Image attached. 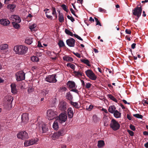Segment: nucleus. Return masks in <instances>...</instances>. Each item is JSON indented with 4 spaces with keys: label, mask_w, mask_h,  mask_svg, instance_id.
<instances>
[{
    "label": "nucleus",
    "mask_w": 148,
    "mask_h": 148,
    "mask_svg": "<svg viewBox=\"0 0 148 148\" xmlns=\"http://www.w3.org/2000/svg\"><path fill=\"white\" fill-rule=\"evenodd\" d=\"M116 108L114 106H112L109 107L108 111L111 113H113L116 111Z\"/></svg>",
    "instance_id": "27"
},
{
    "label": "nucleus",
    "mask_w": 148,
    "mask_h": 148,
    "mask_svg": "<svg viewBox=\"0 0 148 148\" xmlns=\"http://www.w3.org/2000/svg\"><path fill=\"white\" fill-rule=\"evenodd\" d=\"M10 19L12 21V23H20L21 21V19L20 17L16 15H11L10 17Z\"/></svg>",
    "instance_id": "13"
},
{
    "label": "nucleus",
    "mask_w": 148,
    "mask_h": 148,
    "mask_svg": "<svg viewBox=\"0 0 148 148\" xmlns=\"http://www.w3.org/2000/svg\"><path fill=\"white\" fill-rule=\"evenodd\" d=\"M136 44L135 43L132 44L131 45L132 48L133 49H134L136 47Z\"/></svg>",
    "instance_id": "62"
},
{
    "label": "nucleus",
    "mask_w": 148,
    "mask_h": 148,
    "mask_svg": "<svg viewBox=\"0 0 148 148\" xmlns=\"http://www.w3.org/2000/svg\"><path fill=\"white\" fill-rule=\"evenodd\" d=\"M66 97L67 99H69V100L72 99L73 98L71 94L70 93V92H68L67 93Z\"/></svg>",
    "instance_id": "44"
},
{
    "label": "nucleus",
    "mask_w": 148,
    "mask_h": 148,
    "mask_svg": "<svg viewBox=\"0 0 148 148\" xmlns=\"http://www.w3.org/2000/svg\"><path fill=\"white\" fill-rule=\"evenodd\" d=\"M73 53L78 58H81V55L80 54L78 53H75L74 52H73Z\"/></svg>",
    "instance_id": "51"
},
{
    "label": "nucleus",
    "mask_w": 148,
    "mask_h": 148,
    "mask_svg": "<svg viewBox=\"0 0 148 148\" xmlns=\"http://www.w3.org/2000/svg\"><path fill=\"white\" fill-rule=\"evenodd\" d=\"M67 17L69 19L71 20V21L73 22L75 21L74 18L72 16H70L69 15H68L67 16Z\"/></svg>",
    "instance_id": "49"
},
{
    "label": "nucleus",
    "mask_w": 148,
    "mask_h": 148,
    "mask_svg": "<svg viewBox=\"0 0 148 148\" xmlns=\"http://www.w3.org/2000/svg\"><path fill=\"white\" fill-rule=\"evenodd\" d=\"M58 12L59 13V20L60 22L62 23L64 21V18L62 14H61L60 10H58Z\"/></svg>",
    "instance_id": "26"
},
{
    "label": "nucleus",
    "mask_w": 148,
    "mask_h": 148,
    "mask_svg": "<svg viewBox=\"0 0 148 148\" xmlns=\"http://www.w3.org/2000/svg\"><path fill=\"white\" fill-rule=\"evenodd\" d=\"M113 113L114 116L116 118H119L121 117V113L117 110L115 111Z\"/></svg>",
    "instance_id": "28"
},
{
    "label": "nucleus",
    "mask_w": 148,
    "mask_h": 148,
    "mask_svg": "<svg viewBox=\"0 0 148 148\" xmlns=\"http://www.w3.org/2000/svg\"><path fill=\"white\" fill-rule=\"evenodd\" d=\"M37 126L38 128L42 129L43 133H45L48 130L47 128L46 127L44 123L42 122L41 121L39 123Z\"/></svg>",
    "instance_id": "14"
},
{
    "label": "nucleus",
    "mask_w": 148,
    "mask_h": 148,
    "mask_svg": "<svg viewBox=\"0 0 148 148\" xmlns=\"http://www.w3.org/2000/svg\"><path fill=\"white\" fill-rule=\"evenodd\" d=\"M57 116V112L52 109H49L47 111V118L49 120H52L55 119Z\"/></svg>",
    "instance_id": "2"
},
{
    "label": "nucleus",
    "mask_w": 148,
    "mask_h": 148,
    "mask_svg": "<svg viewBox=\"0 0 148 148\" xmlns=\"http://www.w3.org/2000/svg\"><path fill=\"white\" fill-rule=\"evenodd\" d=\"M95 19L96 22V25H99L100 26H101V23L99 21H98V18L96 17H95Z\"/></svg>",
    "instance_id": "50"
},
{
    "label": "nucleus",
    "mask_w": 148,
    "mask_h": 148,
    "mask_svg": "<svg viewBox=\"0 0 148 148\" xmlns=\"http://www.w3.org/2000/svg\"><path fill=\"white\" fill-rule=\"evenodd\" d=\"M15 77L17 81H20L25 79V74L23 71H20L16 73Z\"/></svg>",
    "instance_id": "5"
},
{
    "label": "nucleus",
    "mask_w": 148,
    "mask_h": 148,
    "mask_svg": "<svg viewBox=\"0 0 148 148\" xmlns=\"http://www.w3.org/2000/svg\"><path fill=\"white\" fill-rule=\"evenodd\" d=\"M62 9L66 12H68L69 10L68 9L67 6L65 4H63L61 6Z\"/></svg>",
    "instance_id": "38"
},
{
    "label": "nucleus",
    "mask_w": 148,
    "mask_h": 148,
    "mask_svg": "<svg viewBox=\"0 0 148 148\" xmlns=\"http://www.w3.org/2000/svg\"><path fill=\"white\" fill-rule=\"evenodd\" d=\"M21 124L23 125L27 123L29 121L28 114L26 113H23L21 115Z\"/></svg>",
    "instance_id": "12"
},
{
    "label": "nucleus",
    "mask_w": 148,
    "mask_h": 148,
    "mask_svg": "<svg viewBox=\"0 0 148 148\" xmlns=\"http://www.w3.org/2000/svg\"><path fill=\"white\" fill-rule=\"evenodd\" d=\"M13 50L16 54L21 55H24L27 53L28 48L23 45H18L14 47Z\"/></svg>",
    "instance_id": "1"
},
{
    "label": "nucleus",
    "mask_w": 148,
    "mask_h": 148,
    "mask_svg": "<svg viewBox=\"0 0 148 148\" xmlns=\"http://www.w3.org/2000/svg\"><path fill=\"white\" fill-rule=\"evenodd\" d=\"M38 46L40 47H42V46L40 42V41L38 42Z\"/></svg>",
    "instance_id": "61"
},
{
    "label": "nucleus",
    "mask_w": 148,
    "mask_h": 148,
    "mask_svg": "<svg viewBox=\"0 0 148 148\" xmlns=\"http://www.w3.org/2000/svg\"><path fill=\"white\" fill-rule=\"evenodd\" d=\"M49 9H46L44 10V11L45 12V13L46 14V16L49 19H52V16H51L50 15H49L47 14V11Z\"/></svg>",
    "instance_id": "40"
},
{
    "label": "nucleus",
    "mask_w": 148,
    "mask_h": 148,
    "mask_svg": "<svg viewBox=\"0 0 148 148\" xmlns=\"http://www.w3.org/2000/svg\"><path fill=\"white\" fill-rule=\"evenodd\" d=\"M91 84L89 83H86V84L85 86L86 88H88L90 87Z\"/></svg>",
    "instance_id": "55"
},
{
    "label": "nucleus",
    "mask_w": 148,
    "mask_h": 148,
    "mask_svg": "<svg viewBox=\"0 0 148 148\" xmlns=\"http://www.w3.org/2000/svg\"><path fill=\"white\" fill-rule=\"evenodd\" d=\"M48 94V92L47 91L45 90H43V95L44 96H45L46 95Z\"/></svg>",
    "instance_id": "58"
},
{
    "label": "nucleus",
    "mask_w": 148,
    "mask_h": 148,
    "mask_svg": "<svg viewBox=\"0 0 148 148\" xmlns=\"http://www.w3.org/2000/svg\"><path fill=\"white\" fill-rule=\"evenodd\" d=\"M11 92L13 94H16L17 92L16 88V85L15 84H12L11 85Z\"/></svg>",
    "instance_id": "21"
},
{
    "label": "nucleus",
    "mask_w": 148,
    "mask_h": 148,
    "mask_svg": "<svg viewBox=\"0 0 148 148\" xmlns=\"http://www.w3.org/2000/svg\"><path fill=\"white\" fill-rule=\"evenodd\" d=\"M17 138L21 140L27 139L29 136L28 133L25 131H21L17 134Z\"/></svg>",
    "instance_id": "9"
},
{
    "label": "nucleus",
    "mask_w": 148,
    "mask_h": 148,
    "mask_svg": "<svg viewBox=\"0 0 148 148\" xmlns=\"http://www.w3.org/2000/svg\"><path fill=\"white\" fill-rule=\"evenodd\" d=\"M85 73L87 77L91 80H95L96 79V75L91 70H87L85 71Z\"/></svg>",
    "instance_id": "6"
},
{
    "label": "nucleus",
    "mask_w": 148,
    "mask_h": 148,
    "mask_svg": "<svg viewBox=\"0 0 148 148\" xmlns=\"http://www.w3.org/2000/svg\"><path fill=\"white\" fill-rule=\"evenodd\" d=\"M49 56H53L54 55H56V54L53 52H49Z\"/></svg>",
    "instance_id": "56"
},
{
    "label": "nucleus",
    "mask_w": 148,
    "mask_h": 148,
    "mask_svg": "<svg viewBox=\"0 0 148 148\" xmlns=\"http://www.w3.org/2000/svg\"><path fill=\"white\" fill-rule=\"evenodd\" d=\"M133 116L137 118L141 119L143 117L142 115H140L139 114H133Z\"/></svg>",
    "instance_id": "47"
},
{
    "label": "nucleus",
    "mask_w": 148,
    "mask_h": 148,
    "mask_svg": "<svg viewBox=\"0 0 148 148\" xmlns=\"http://www.w3.org/2000/svg\"><path fill=\"white\" fill-rule=\"evenodd\" d=\"M127 118L130 120H132L131 116L128 114L127 115Z\"/></svg>",
    "instance_id": "64"
},
{
    "label": "nucleus",
    "mask_w": 148,
    "mask_h": 148,
    "mask_svg": "<svg viewBox=\"0 0 148 148\" xmlns=\"http://www.w3.org/2000/svg\"><path fill=\"white\" fill-rule=\"evenodd\" d=\"M127 132L129 133V134L131 136H133L134 135V133L132 131L130 130H128Z\"/></svg>",
    "instance_id": "48"
},
{
    "label": "nucleus",
    "mask_w": 148,
    "mask_h": 148,
    "mask_svg": "<svg viewBox=\"0 0 148 148\" xmlns=\"http://www.w3.org/2000/svg\"><path fill=\"white\" fill-rule=\"evenodd\" d=\"M51 10L52 12V14L53 15L55 16L56 18H57V16L55 8L54 7H52L51 8Z\"/></svg>",
    "instance_id": "34"
},
{
    "label": "nucleus",
    "mask_w": 148,
    "mask_h": 148,
    "mask_svg": "<svg viewBox=\"0 0 148 148\" xmlns=\"http://www.w3.org/2000/svg\"><path fill=\"white\" fill-rule=\"evenodd\" d=\"M63 59L64 61L66 62H72L73 61V59L72 57L67 56L63 57Z\"/></svg>",
    "instance_id": "23"
},
{
    "label": "nucleus",
    "mask_w": 148,
    "mask_h": 148,
    "mask_svg": "<svg viewBox=\"0 0 148 148\" xmlns=\"http://www.w3.org/2000/svg\"><path fill=\"white\" fill-rule=\"evenodd\" d=\"M99 10L100 12H102L103 13H104L106 12V10L103 9L101 8H99Z\"/></svg>",
    "instance_id": "53"
},
{
    "label": "nucleus",
    "mask_w": 148,
    "mask_h": 148,
    "mask_svg": "<svg viewBox=\"0 0 148 148\" xmlns=\"http://www.w3.org/2000/svg\"><path fill=\"white\" fill-rule=\"evenodd\" d=\"M103 121L104 123V125L106 127L108 126L109 123L110 121L109 117L105 115H104L103 117Z\"/></svg>",
    "instance_id": "18"
},
{
    "label": "nucleus",
    "mask_w": 148,
    "mask_h": 148,
    "mask_svg": "<svg viewBox=\"0 0 148 148\" xmlns=\"http://www.w3.org/2000/svg\"><path fill=\"white\" fill-rule=\"evenodd\" d=\"M142 9L141 6L136 7L134 9L132 10V13L133 15L137 16L139 18L140 16Z\"/></svg>",
    "instance_id": "8"
},
{
    "label": "nucleus",
    "mask_w": 148,
    "mask_h": 148,
    "mask_svg": "<svg viewBox=\"0 0 148 148\" xmlns=\"http://www.w3.org/2000/svg\"><path fill=\"white\" fill-rule=\"evenodd\" d=\"M93 107V106L92 105H90L88 107V109L89 110H92Z\"/></svg>",
    "instance_id": "63"
},
{
    "label": "nucleus",
    "mask_w": 148,
    "mask_h": 148,
    "mask_svg": "<svg viewBox=\"0 0 148 148\" xmlns=\"http://www.w3.org/2000/svg\"><path fill=\"white\" fill-rule=\"evenodd\" d=\"M93 121L95 123H97L99 121L100 119L97 117L96 115H93Z\"/></svg>",
    "instance_id": "33"
},
{
    "label": "nucleus",
    "mask_w": 148,
    "mask_h": 148,
    "mask_svg": "<svg viewBox=\"0 0 148 148\" xmlns=\"http://www.w3.org/2000/svg\"><path fill=\"white\" fill-rule=\"evenodd\" d=\"M53 127L55 130H58L59 128V125L57 121H55L53 125Z\"/></svg>",
    "instance_id": "30"
},
{
    "label": "nucleus",
    "mask_w": 148,
    "mask_h": 148,
    "mask_svg": "<svg viewBox=\"0 0 148 148\" xmlns=\"http://www.w3.org/2000/svg\"><path fill=\"white\" fill-rule=\"evenodd\" d=\"M104 141L103 140H99L97 143V146L99 148L102 147L104 146Z\"/></svg>",
    "instance_id": "29"
},
{
    "label": "nucleus",
    "mask_w": 148,
    "mask_h": 148,
    "mask_svg": "<svg viewBox=\"0 0 148 148\" xmlns=\"http://www.w3.org/2000/svg\"><path fill=\"white\" fill-rule=\"evenodd\" d=\"M74 36L75 37H76L78 39L80 40H83V39L79 36H78L76 34H74Z\"/></svg>",
    "instance_id": "54"
},
{
    "label": "nucleus",
    "mask_w": 148,
    "mask_h": 148,
    "mask_svg": "<svg viewBox=\"0 0 148 148\" xmlns=\"http://www.w3.org/2000/svg\"><path fill=\"white\" fill-rule=\"evenodd\" d=\"M108 97L111 100L114 101L116 103L117 102V100L114 97L111 95H108Z\"/></svg>",
    "instance_id": "37"
},
{
    "label": "nucleus",
    "mask_w": 148,
    "mask_h": 148,
    "mask_svg": "<svg viewBox=\"0 0 148 148\" xmlns=\"http://www.w3.org/2000/svg\"><path fill=\"white\" fill-rule=\"evenodd\" d=\"M8 45L6 44H2L0 45V49L1 50L4 51V53L7 54L8 53Z\"/></svg>",
    "instance_id": "15"
},
{
    "label": "nucleus",
    "mask_w": 148,
    "mask_h": 148,
    "mask_svg": "<svg viewBox=\"0 0 148 148\" xmlns=\"http://www.w3.org/2000/svg\"><path fill=\"white\" fill-rule=\"evenodd\" d=\"M65 134L64 130L61 129L57 132L54 133L50 135V137L53 140H56L61 137Z\"/></svg>",
    "instance_id": "3"
},
{
    "label": "nucleus",
    "mask_w": 148,
    "mask_h": 148,
    "mask_svg": "<svg viewBox=\"0 0 148 148\" xmlns=\"http://www.w3.org/2000/svg\"><path fill=\"white\" fill-rule=\"evenodd\" d=\"M31 60L33 62H38L39 59L36 56H33L31 58Z\"/></svg>",
    "instance_id": "41"
},
{
    "label": "nucleus",
    "mask_w": 148,
    "mask_h": 148,
    "mask_svg": "<svg viewBox=\"0 0 148 148\" xmlns=\"http://www.w3.org/2000/svg\"><path fill=\"white\" fill-rule=\"evenodd\" d=\"M68 116L69 118H72L73 116L74 112L73 109L71 107L69 108L67 110Z\"/></svg>",
    "instance_id": "20"
},
{
    "label": "nucleus",
    "mask_w": 148,
    "mask_h": 148,
    "mask_svg": "<svg viewBox=\"0 0 148 148\" xmlns=\"http://www.w3.org/2000/svg\"><path fill=\"white\" fill-rule=\"evenodd\" d=\"M10 23V21L6 19H2L0 20V23L4 26L8 25Z\"/></svg>",
    "instance_id": "19"
},
{
    "label": "nucleus",
    "mask_w": 148,
    "mask_h": 148,
    "mask_svg": "<svg viewBox=\"0 0 148 148\" xmlns=\"http://www.w3.org/2000/svg\"><path fill=\"white\" fill-rule=\"evenodd\" d=\"M67 44L70 47H74L75 46V40L72 38H71L66 41Z\"/></svg>",
    "instance_id": "17"
},
{
    "label": "nucleus",
    "mask_w": 148,
    "mask_h": 148,
    "mask_svg": "<svg viewBox=\"0 0 148 148\" xmlns=\"http://www.w3.org/2000/svg\"><path fill=\"white\" fill-rule=\"evenodd\" d=\"M126 33L127 34H131V31L130 29H126L125 30Z\"/></svg>",
    "instance_id": "57"
},
{
    "label": "nucleus",
    "mask_w": 148,
    "mask_h": 148,
    "mask_svg": "<svg viewBox=\"0 0 148 148\" xmlns=\"http://www.w3.org/2000/svg\"><path fill=\"white\" fill-rule=\"evenodd\" d=\"M66 104L65 102L63 101H61L59 105L60 109L62 111H64L66 109Z\"/></svg>",
    "instance_id": "16"
},
{
    "label": "nucleus",
    "mask_w": 148,
    "mask_h": 148,
    "mask_svg": "<svg viewBox=\"0 0 148 148\" xmlns=\"http://www.w3.org/2000/svg\"><path fill=\"white\" fill-rule=\"evenodd\" d=\"M80 61L82 63L86 64L88 66H90V61L87 59H80Z\"/></svg>",
    "instance_id": "25"
},
{
    "label": "nucleus",
    "mask_w": 148,
    "mask_h": 148,
    "mask_svg": "<svg viewBox=\"0 0 148 148\" xmlns=\"http://www.w3.org/2000/svg\"><path fill=\"white\" fill-rule=\"evenodd\" d=\"M67 86L70 88H74L75 86V84L74 82L69 81L67 84Z\"/></svg>",
    "instance_id": "22"
},
{
    "label": "nucleus",
    "mask_w": 148,
    "mask_h": 148,
    "mask_svg": "<svg viewBox=\"0 0 148 148\" xmlns=\"http://www.w3.org/2000/svg\"><path fill=\"white\" fill-rule=\"evenodd\" d=\"M17 23H12V24L14 27L16 29H18L20 27L19 24H18Z\"/></svg>",
    "instance_id": "39"
},
{
    "label": "nucleus",
    "mask_w": 148,
    "mask_h": 148,
    "mask_svg": "<svg viewBox=\"0 0 148 148\" xmlns=\"http://www.w3.org/2000/svg\"><path fill=\"white\" fill-rule=\"evenodd\" d=\"M7 8L11 11L13 10L16 7V5L13 4H10L7 5Z\"/></svg>",
    "instance_id": "32"
},
{
    "label": "nucleus",
    "mask_w": 148,
    "mask_h": 148,
    "mask_svg": "<svg viewBox=\"0 0 148 148\" xmlns=\"http://www.w3.org/2000/svg\"><path fill=\"white\" fill-rule=\"evenodd\" d=\"M70 11H71V13L74 15L75 16V12L73 10L72 8H71L70 9Z\"/></svg>",
    "instance_id": "60"
},
{
    "label": "nucleus",
    "mask_w": 148,
    "mask_h": 148,
    "mask_svg": "<svg viewBox=\"0 0 148 148\" xmlns=\"http://www.w3.org/2000/svg\"><path fill=\"white\" fill-rule=\"evenodd\" d=\"M58 45L60 47H62L64 46V44L62 41L60 40L58 43Z\"/></svg>",
    "instance_id": "45"
},
{
    "label": "nucleus",
    "mask_w": 148,
    "mask_h": 148,
    "mask_svg": "<svg viewBox=\"0 0 148 148\" xmlns=\"http://www.w3.org/2000/svg\"><path fill=\"white\" fill-rule=\"evenodd\" d=\"M56 76V75L55 74L48 75L46 77L45 80L46 81L49 83H56L57 81Z\"/></svg>",
    "instance_id": "10"
},
{
    "label": "nucleus",
    "mask_w": 148,
    "mask_h": 148,
    "mask_svg": "<svg viewBox=\"0 0 148 148\" xmlns=\"http://www.w3.org/2000/svg\"><path fill=\"white\" fill-rule=\"evenodd\" d=\"M71 91L74 92L77 94H79V91L77 89H73L71 90Z\"/></svg>",
    "instance_id": "59"
},
{
    "label": "nucleus",
    "mask_w": 148,
    "mask_h": 148,
    "mask_svg": "<svg viewBox=\"0 0 148 148\" xmlns=\"http://www.w3.org/2000/svg\"><path fill=\"white\" fill-rule=\"evenodd\" d=\"M73 75L77 78L79 77L82 75V73L79 71H73Z\"/></svg>",
    "instance_id": "24"
},
{
    "label": "nucleus",
    "mask_w": 148,
    "mask_h": 148,
    "mask_svg": "<svg viewBox=\"0 0 148 148\" xmlns=\"http://www.w3.org/2000/svg\"><path fill=\"white\" fill-rule=\"evenodd\" d=\"M59 120L60 122L63 123L65 122L67 119V116L66 112L61 113L60 114L59 116Z\"/></svg>",
    "instance_id": "11"
},
{
    "label": "nucleus",
    "mask_w": 148,
    "mask_h": 148,
    "mask_svg": "<svg viewBox=\"0 0 148 148\" xmlns=\"http://www.w3.org/2000/svg\"><path fill=\"white\" fill-rule=\"evenodd\" d=\"M66 66L68 67H70L73 69V71H75V66L74 64L71 63H68L67 64Z\"/></svg>",
    "instance_id": "36"
},
{
    "label": "nucleus",
    "mask_w": 148,
    "mask_h": 148,
    "mask_svg": "<svg viewBox=\"0 0 148 148\" xmlns=\"http://www.w3.org/2000/svg\"><path fill=\"white\" fill-rule=\"evenodd\" d=\"M25 42L29 45H30L32 42V38H27L25 40Z\"/></svg>",
    "instance_id": "35"
},
{
    "label": "nucleus",
    "mask_w": 148,
    "mask_h": 148,
    "mask_svg": "<svg viewBox=\"0 0 148 148\" xmlns=\"http://www.w3.org/2000/svg\"><path fill=\"white\" fill-rule=\"evenodd\" d=\"M71 104L75 108H79L78 104L77 102H74L71 101Z\"/></svg>",
    "instance_id": "43"
},
{
    "label": "nucleus",
    "mask_w": 148,
    "mask_h": 148,
    "mask_svg": "<svg viewBox=\"0 0 148 148\" xmlns=\"http://www.w3.org/2000/svg\"><path fill=\"white\" fill-rule=\"evenodd\" d=\"M34 90V88L32 87H29L27 90V91L29 93H30L33 92Z\"/></svg>",
    "instance_id": "46"
},
{
    "label": "nucleus",
    "mask_w": 148,
    "mask_h": 148,
    "mask_svg": "<svg viewBox=\"0 0 148 148\" xmlns=\"http://www.w3.org/2000/svg\"><path fill=\"white\" fill-rule=\"evenodd\" d=\"M130 129L132 130L133 131H135L136 130L135 126L134 125H133L132 124L130 125Z\"/></svg>",
    "instance_id": "52"
},
{
    "label": "nucleus",
    "mask_w": 148,
    "mask_h": 148,
    "mask_svg": "<svg viewBox=\"0 0 148 148\" xmlns=\"http://www.w3.org/2000/svg\"><path fill=\"white\" fill-rule=\"evenodd\" d=\"M36 24L34 23L29 24V28L31 31L33 32L34 31H35V28L36 27Z\"/></svg>",
    "instance_id": "31"
},
{
    "label": "nucleus",
    "mask_w": 148,
    "mask_h": 148,
    "mask_svg": "<svg viewBox=\"0 0 148 148\" xmlns=\"http://www.w3.org/2000/svg\"><path fill=\"white\" fill-rule=\"evenodd\" d=\"M65 32L66 34L69 35L70 36H73V33L71 32L69 30L67 29H65Z\"/></svg>",
    "instance_id": "42"
},
{
    "label": "nucleus",
    "mask_w": 148,
    "mask_h": 148,
    "mask_svg": "<svg viewBox=\"0 0 148 148\" xmlns=\"http://www.w3.org/2000/svg\"><path fill=\"white\" fill-rule=\"evenodd\" d=\"M110 125L111 128L114 131L119 130L120 128V124L119 122L114 119L111 120Z\"/></svg>",
    "instance_id": "4"
},
{
    "label": "nucleus",
    "mask_w": 148,
    "mask_h": 148,
    "mask_svg": "<svg viewBox=\"0 0 148 148\" xmlns=\"http://www.w3.org/2000/svg\"><path fill=\"white\" fill-rule=\"evenodd\" d=\"M38 140L37 138H33L29 140H26L24 142V145L25 147H27L36 144H37Z\"/></svg>",
    "instance_id": "7"
}]
</instances>
